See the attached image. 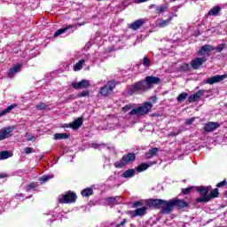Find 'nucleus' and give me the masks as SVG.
I'll return each mask as SVG.
<instances>
[{
	"mask_svg": "<svg viewBox=\"0 0 227 227\" xmlns=\"http://www.w3.org/2000/svg\"><path fill=\"white\" fill-rule=\"evenodd\" d=\"M22 69V64H16L9 69L7 75L10 79H13L19 72Z\"/></svg>",
	"mask_w": 227,
	"mask_h": 227,
	"instance_id": "nucleus-12",
	"label": "nucleus"
},
{
	"mask_svg": "<svg viewBox=\"0 0 227 227\" xmlns=\"http://www.w3.org/2000/svg\"><path fill=\"white\" fill-rule=\"evenodd\" d=\"M191 191H192V187H188L185 189L182 190L183 194H189V192H191Z\"/></svg>",
	"mask_w": 227,
	"mask_h": 227,
	"instance_id": "nucleus-50",
	"label": "nucleus"
},
{
	"mask_svg": "<svg viewBox=\"0 0 227 227\" xmlns=\"http://www.w3.org/2000/svg\"><path fill=\"white\" fill-rule=\"evenodd\" d=\"M145 91H146V85L143 82V81L137 82V83L129 86L128 89L129 95H136Z\"/></svg>",
	"mask_w": 227,
	"mask_h": 227,
	"instance_id": "nucleus-2",
	"label": "nucleus"
},
{
	"mask_svg": "<svg viewBox=\"0 0 227 227\" xmlns=\"http://www.w3.org/2000/svg\"><path fill=\"white\" fill-rule=\"evenodd\" d=\"M176 12H178V6H174L170 9V15L173 17H177Z\"/></svg>",
	"mask_w": 227,
	"mask_h": 227,
	"instance_id": "nucleus-40",
	"label": "nucleus"
},
{
	"mask_svg": "<svg viewBox=\"0 0 227 227\" xmlns=\"http://www.w3.org/2000/svg\"><path fill=\"white\" fill-rule=\"evenodd\" d=\"M73 27H75V26L74 25H68L65 27L59 28V30H57L53 36L54 38H58V36H59V35H64V33H67L68 31V29H72Z\"/></svg>",
	"mask_w": 227,
	"mask_h": 227,
	"instance_id": "nucleus-24",
	"label": "nucleus"
},
{
	"mask_svg": "<svg viewBox=\"0 0 227 227\" xmlns=\"http://www.w3.org/2000/svg\"><path fill=\"white\" fill-rule=\"evenodd\" d=\"M219 196V189L215 188L207 197H199L196 199V203H208L210 200L217 198Z\"/></svg>",
	"mask_w": 227,
	"mask_h": 227,
	"instance_id": "nucleus-7",
	"label": "nucleus"
},
{
	"mask_svg": "<svg viewBox=\"0 0 227 227\" xmlns=\"http://www.w3.org/2000/svg\"><path fill=\"white\" fill-rule=\"evenodd\" d=\"M91 194H93V189H91V188H86L82 191V196H83L85 198L91 196Z\"/></svg>",
	"mask_w": 227,
	"mask_h": 227,
	"instance_id": "nucleus-35",
	"label": "nucleus"
},
{
	"mask_svg": "<svg viewBox=\"0 0 227 227\" xmlns=\"http://www.w3.org/2000/svg\"><path fill=\"white\" fill-rule=\"evenodd\" d=\"M174 202V207H176L179 210L181 208H185L187 207V202L180 200V199H172Z\"/></svg>",
	"mask_w": 227,
	"mask_h": 227,
	"instance_id": "nucleus-26",
	"label": "nucleus"
},
{
	"mask_svg": "<svg viewBox=\"0 0 227 227\" xmlns=\"http://www.w3.org/2000/svg\"><path fill=\"white\" fill-rule=\"evenodd\" d=\"M83 121H84V118L83 117H79L76 120H74L73 122H71L69 124V127L71 129H74V130H77V129H81V127L82 126Z\"/></svg>",
	"mask_w": 227,
	"mask_h": 227,
	"instance_id": "nucleus-21",
	"label": "nucleus"
},
{
	"mask_svg": "<svg viewBox=\"0 0 227 227\" xmlns=\"http://www.w3.org/2000/svg\"><path fill=\"white\" fill-rule=\"evenodd\" d=\"M36 109H38V111H43L45 109H49V106H47L45 103L43 102H40L35 106Z\"/></svg>",
	"mask_w": 227,
	"mask_h": 227,
	"instance_id": "nucleus-37",
	"label": "nucleus"
},
{
	"mask_svg": "<svg viewBox=\"0 0 227 227\" xmlns=\"http://www.w3.org/2000/svg\"><path fill=\"white\" fill-rule=\"evenodd\" d=\"M53 137L56 141H61V139H68L70 136L67 133H56Z\"/></svg>",
	"mask_w": 227,
	"mask_h": 227,
	"instance_id": "nucleus-32",
	"label": "nucleus"
},
{
	"mask_svg": "<svg viewBox=\"0 0 227 227\" xmlns=\"http://www.w3.org/2000/svg\"><path fill=\"white\" fill-rule=\"evenodd\" d=\"M200 192V198H207L208 192H210V187L208 186H200L197 189Z\"/></svg>",
	"mask_w": 227,
	"mask_h": 227,
	"instance_id": "nucleus-27",
	"label": "nucleus"
},
{
	"mask_svg": "<svg viewBox=\"0 0 227 227\" xmlns=\"http://www.w3.org/2000/svg\"><path fill=\"white\" fill-rule=\"evenodd\" d=\"M164 200L160 199H150L146 200L147 207H153V208H162Z\"/></svg>",
	"mask_w": 227,
	"mask_h": 227,
	"instance_id": "nucleus-11",
	"label": "nucleus"
},
{
	"mask_svg": "<svg viewBox=\"0 0 227 227\" xmlns=\"http://www.w3.org/2000/svg\"><path fill=\"white\" fill-rule=\"evenodd\" d=\"M143 65L144 67H145V68H148V67H150V59H148V57L144 58Z\"/></svg>",
	"mask_w": 227,
	"mask_h": 227,
	"instance_id": "nucleus-44",
	"label": "nucleus"
},
{
	"mask_svg": "<svg viewBox=\"0 0 227 227\" xmlns=\"http://www.w3.org/2000/svg\"><path fill=\"white\" fill-rule=\"evenodd\" d=\"M16 200H20V201H24V194H16L15 196Z\"/></svg>",
	"mask_w": 227,
	"mask_h": 227,
	"instance_id": "nucleus-51",
	"label": "nucleus"
},
{
	"mask_svg": "<svg viewBox=\"0 0 227 227\" xmlns=\"http://www.w3.org/2000/svg\"><path fill=\"white\" fill-rule=\"evenodd\" d=\"M215 129H219V123L209 121L204 126L205 132H214Z\"/></svg>",
	"mask_w": 227,
	"mask_h": 227,
	"instance_id": "nucleus-22",
	"label": "nucleus"
},
{
	"mask_svg": "<svg viewBox=\"0 0 227 227\" xmlns=\"http://www.w3.org/2000/svg\"><path fill=\"white\" fill-rule=\"evenodd\" d=\"M142 82L145 85L146 90H152L155 84H159L160 82V78L157 76H146L145 80H142Z\"/></svg>",
	"mask_w": 227,
	"mask_h": 227,
	"instance_id": "nucleus-6",
	"label": "nucleus"
},
{
	"mask_svg": "<svg viewBox=\"0 0 227 227\" xmlns=\"http://www.w3.org/2000/svg\"><path fill=\"white\" fill-rule=\"evenodd\" d=\"M206 62L207 59L205 57L196 58L193 60H192L191 67L192 68H193V70H198V68H200V67H201V65H203V63Z\"/></svg>",
	"mask_w": 227,
	"mask_h": 227,
	"instance_id": "nucleus-13",
	"label": "nucleus"
},
{
	"mask_svg": "<svg viewBox=\"0 0 227 227\" xmlns=\"http://www.w3.org/2000/svg\"><path fill=\"white\" fill-rule=\"evenodd\" d=\"M47 215H48V217H54V220L58 216V215H54V212H50Z\"/></svg>",
	"mask_w": 227,
	"mask_h": 227,
	"instance_id": "nucleus-55",
	"label": "nucleus"
},
{
	"mask_svg": "<svg viewBox=\"0 0 227 227\" xmlns=\"http://www.w3.org/2000/svg\"><path fill=\"white\" fill-rule=\"evenodd\" d=\"M149 8H154L155 10V14L156 15H160V13H164L165 12H168V4H160V5H155V4H151Z\"/></svg>",
	"mask_w": 227,
	"mask_h": 227,
	"instance_id": "nucleus-17",
	"label": "nucleus"
},
{
	"mask_svg": "<svg viewBox=\"0 0 227 227\" xmlns=\"http://www.w3.org/2000/svg\"><path fill=\"white\" fill-rule=\"evenodd\" d=\"M215 50L216 51V52H223V51L224 50V44L221 43L216 48H215Z\"/></svg>",
	"mask_w": 227,
	"mask_h": 227,
	"instance_id": "nucleus-47",
	"label": "nucleus"
},
{
	"mask_svg": "<svg viewBox=\"0 0 227 227\" xmlns=\"http://www.w3.org/2000/svg\"><path fill=\"white\" fill-rule=\"evenodd\" d=\"M15 130V127L9 126L6 128H3L0 129V141H4V139H8L11 137L12 132Z\"/></svg>",
	"mask_w": 227,
	"mask_h": 227,
	"instance_id": "nucleus-8",
	"label": "nucleus"
},
{
	"mask_svg": "<svg viewBox=\"0 0 227 227\" xmlns=\"http://www.w3.org/2000/svg\"><path fill=\"white\" fill-rule=\"evenodd\" d=\"M158 152H159V148L157 147L152 148L145 153L146 159H152V157H155Z\"/></svg>",
	"mask_w": 227,
	"mask_h": 227,
	"instance_id": "nucleus-33",
	"label": "nucleus"
},
{
	"mask_svg": "<svg viewBox=\"0 0 227 227\" xmlns=\"http://www.w3.org/2000/svg\"><path fill=\"white\" fill-rule=\"evenodd\" d=\"M148 210V207L146 206H144L142 207H138L134 211H130L129 214L131 217H141L146 214V211Z\"/></svg>",
	"mask_w": 227,
	"mask_h": 227,
	"instance_id": "nucleus-16",
	"label": "nucleus"
},
{
	"mask_svg": "<svg viewBox=\"0 0 227 227\" xmlns=\"http://www.w3.org/2000/svg\"><path fill=\"white\" fill-rule=\"evenodd\" d=\"M147 20L146 19H139L129 25V29H133V31H137L141 26H144V24H146Z\"/></svg>",
	"mask_w": 227,
	"mask_h": 227,
	"instance_id": "nucleus-14",
	"label": "nucleus"
},
{
	"mask_svg": "<svg viewBox=\"0 0 227 227\" xmlns=\"http://www.w3.org/2000/svg\"><path fill=\"white\" fill-rule=\"evenodd\" d=\"M84 63H86V60L84 59H82L79 62L74 65L73 70L74 72H79L80 70H82V67L84 66Z\"/></svg>",
	"mask_w": 227,
	"mask_h": 227,
	"instance_id": "nucleus-30",
	"label": "nucleus"
},
{
	"mask_svg": "<svg viewBox=\"0 0 227 227\" xmlns=\"http://www.w3.org/2000/svg\"><path fill=\"white\" fill-rule=\"evenodd\" d=\"M153 107V105H152L150 102H145L142 106L132 109L129 112V114L131 115L137 114V116H145V114H148V113L152 111Z\"/></svg>",
	"mask_w": 227,
	"mask_h": 227,
	"instance_id": "nucleus-1",
	"label": "nucleus"
},
{
	"mask_svg": "<svg viewBox=\"0 0 227 227\" xmlns=\"http://www.w3.org/2000/svg\"><path fill=\"white\" fill-rule=\"evenodd\" d=\"M100 146L106 147V145H99V144H92L91 145V148H94L95 150H98V148H100Z\"/></svg>",
	"mask_w": 227,
	"mask_h": 227,
	"instance_id": "nucleus-49",
	"label": "nucleus"
},
{
	"mask_svg": "<svg viewBox=\"0 0 227 227\" xmlns=\"http://www.w3.org/2000/svg\"><path fill=\"white\" fill-rule=\"evenodd\" d=\"M145 203H143V200H137L133 203L134 208H137V207H143Z\"/></svg>",
	"mask_w": 227,
	"mask_h": 227,
	"instance_id": "nucleus-43",
	"label": "nucleus"
},
{
	"mask_svg": "<svg viewBox=\"0 0 227 227\" xmlns=\"http://www.w3.org/2000/svg\"><path fill=\"white\" fill-rule=\"evenodd\" d=\"M33 152H35V149H33L32 147H26L24 149V153L27 154V155H29V153H33Z\"/></svg>",
	"mask_w": 227,
	"mask_h": 227,
	"instance_id": "nucleus-46",
	"label": "nucleus"
},
{
	"mask_svg": "<svg viewBox=\"0 0 227 227\" xmlns=\"http://www.w3.org/2000/svg\"><path fill=\"white\" fill-rule=\"evenodd\" d=\"M172 1H176V0H172Z\"/></svg>",
	"mask_w": 227,
	"mask_h": 227,
	"instance_id": "nucleus-61",
	"label": "nucleus"
},
{
	"mask_svg": "<svg viewBox=\"0 0 227 227\" xmlns=\"http://www.w3.org/2000/svg\"><path fill=\"white\" fill-rule=\"evenodd\" d=\"M219 13H221V6L216 5L207 12V17H219Z\"/></svg>",
	"mask_w": 227,
	"mask_h": 227,
	"instance_id": "nucleus-23",
	"label": "nucleus"
},
{
	"mask_svg": "<svg viewBox=\"0 0 227 227\" xmlns=\"http://www.w3.org/2000/svg\"><path fill=\"white\" fill-rule=\"evenodd\" d=\"M134 160H136V154L129 153L124 155L121 160L116 161L114 163V166L116 168H124V166L130 164V162H134Z\"/></svg>",
	"mask_w": 227,
	"mask_h": 227,
	"instance_id": "nucleus-3",
	"label": "nucleus"
},
{
	"mask_svg": "<svg viewBox=\"0 0 227 227\" xmlns=\"http://www.w3.org/2000/svg\"><path fill=\"white\" fill-rule=\"evenodd\" d=\"M64 127L68 129L69 126H68V124H65Z\"/></svg>",
	"mask_w": 227,
	"mask_h": 227,
	"instance_id": "nucleus-58",
	"label": "nucleus"
},
{
	"mask_svg": "<svg viewBox=\"0 0 227 227\" xmlns=\"http://www.w3.org/2000/svg\"><path fill=\"white\" fill-rule=\"evenodd\" d=\"M188 96H189V94H187L186 92L181 93V94L177 97V102H184V100H185Z\"/></svg>",
	"mask_w": 227,
	"mask_h": 227,
	"instance_id": "nucleus-39",
	"label": "nucleus"
},
{
	"mask_svg": "<svg viewBox=\"0 0 227 227\" xmlns=\"http://www.w3.org/2000/svg\"><path fill=\"white\" fill-rule=\"evenodd\" d=\"M148 0H137V3H146Z\"/></svg>",
	"mask_w": 227,
	"mask_h": 227,
	"instance_id": "nucleus-57",
	"label": "nucleus"
},
{
	"mask_svg": "<svg viewBox=\"0 0 227 227\" xmlns=\"http://www.w3.org/2000/svg\"><path fill=\"white\" fill-rule=\"evenodd\" d=\"M15 107H17V104L11 105L7 106L5 109L0 111V118H2V116H6V114L12 111V109H15Z\"/></svg>",
	"mask_w": 227,
	"mask_h": 227,
	"instance_id": "nucleus-29",
	"label": "nucleus"
},
{
	"mask_svg": "<svg viewBox=\"0 0 227 227\" xmlns=\"http://www.w3.org/2000/svg\"><path fill=\"white\" fill-rule=\"evenodd\" d=\"M54 178V175H44L39 177V182L41 185H43V184H47L49 180Z\"/></svg>",
	"mask_w": 227,
	"mask_h": 227,
	"instance_id": "nucleus-31",
	"label": "nucleus"
},
{
	"mask_svg": "<svg viewBox=\"0 0 227 227\" xmlns=\"http://www.w3.org/2000/svg\"><path fill=\"white\" fill-rule=\"evenodd\" d=\"M11 155L8 151L0 152V160H4L6 159H10Z\"/></svg>",
	"mask_w": 227,
	"mask_h": 227,
	"instance_id": "nucleus-36",
	"label": "nucleus"
},
{
	"mask_svg": "<svg viewBox=\"0 0 227 227\" xmlns=\"http://www.w3.org/2000/svg\"><path fill=\"white\" fill-rule=\"evenodd\" d=\"M90 95L89 90H82V92L78 93L79 98H82V97H88Z\"/></svg>",
	"mask_w": 227,
	"mask_h": 227,
	"instance_id": "nucleus-42",
	"label": "nucleus"
},
{
	"mask_svg": "<svg viewBox=\"0 0 227 227\" xmlns=\"http://www.w3.org/2000/svg\"><path fill=\"white\" fill-rule=\"evenodd\" d=\"M224 79H227V74H217L207 78L204 81V84H216L217 82H221V81H224Z\"/></svg>",
	"mask_w": 227,
	"mask_h": 227,
	"instance_id": "nucleus-9",
	"label": "nucleus"
},
{
	"mask_svg": "<svg viewBox=\"0 0 227 227\" xmlns=\"http://www.w3.org/2000/svg\"><path fill=\"white\" fill-rule=\"evenodd\" d=\"M174 208H175V204L173 202V199L168 201L163 200V204L161 206V210L163 214H171Z\"/></svg>",
	"mask_w": 227,
	"mask_h": 227,
	"instance_id": "nucleus-10",
	"label": "nucleus"
},
{
	"mask_svg": "<svg viewBox=\"0 0 227 227\" xmlns=\"http://www.w3.org/2000/svg\"><path fill=\"white\" fill-rule=\"evenodd\" d=\"M212 51H215V48H214L210 44L203 45L200 50L199 51L198 54L199 56H208Z\"/></svg>",
	"mask_w": 227,
	"mask_h": 227,
	"instance_id": "nucleus-15",
	"label": "nucleus"
},
{
	"mask_svg": "<svg viewBox=\"0 0 227 227\" xmlns=\"http://www.w3.org/2000/svg\"><path fill=\"white\" fill-rule=\"evenodd\" d=\"M173 134V136H177L178 134H175V133H172Z\"/></svg>",
	"mask_w": 227,
	"mask_h": 227,
	"instance_id": "nucleus-60",
	"label": "nucleus"
},
{
	"mask_svg": "<svg viewBox=\"0 0 227 227\" xmlns=\"http://www.w3.org/2000/svg\"><path fill=\"white\" fill-rule=\"evenodd\" d=\"M6 176H8V175L5 173L0 174V178H6Z\"/></svg>",
	"mask_w": 227,
	"mask_h": 227,
	"instance_id": "nucleus-56",
	"label": "nucleus"
},
{
	"mask_svg": "<svg viewBox=\"0 0 227 227\" xmlns=\"http://www.w3.org/2000/svg\"><path fill=\"white\" fill-rule=\"evenodd\" d=\"M134 173H136L134 169H128L122 174V176L123 178H132V176H134Z\"/></svg>",
	"mask_w": 227,
	"mask_h": 227,
	"instance_id": "nucleus-34",
	"label": "nucleus"
},
{
	"mask_svg": "<svg viewBox=\"0 0 227 227\" xmlns=\"http://www.w3.org/2000/svg\"><path fill=\"white\" fill-rule=\"evenodd\" d=\"M153 164H157V161H153L150 164L141 163L138 167H137V173H143V171H146L150 166H153Z\"/></svg>",
	"mask_w": 227,
	"mask_h": 227,
	"instance_id": "nucleus-25",
	"label": "nucleus"
},
{
	"mask_svg": "<svg viewBox=\"0 0 227 227\" xmlns=\"http://www.w3.org/2000/svg\"><path fill=\"white\" fill-rule=\"evenodd\" d=\"M181 70H184V72H187L189 70V64H184L181 66Z\"/></svg>",
	"mask_w": 227,
	"mask_h": 227,
	"instance_id": "nucleus-52",
	"label": "nucleus"
},
{
	"mask_svg": "<svg viewBox=\"0 0 227 227\" xmlns=\"http://www.w3.org/2000/svg\"><path fill=\"white\" fill-rule=\"evenodd\" d=\"M114 88H116V82L114 81H109L100 89L99 93L103 97H108V95L113 93V90H114Z\"/></svg>",
	"mask_w": 227,
	"mask_h": 227,
	"instance_id": "nucleus-5",
	"label": "nucleus"
},
{
	"mask_svg": "<svg viewBox=\"0 0 227 227\" xmlns=\"http://www.w3.org/2000/svg\"><path fill=\"white\" fill-rule=\"evenodd\" d=\"M203 95H205V90H198L196 93L190 95L188 97V102L190 103L198 102V100H200V98H201Z\"/></svg>",
	"mask_w": 227,
	"mask_h": 227,
	"instance_id": "nucleus-18",
	"label": "nucleus"
},
{
	"mask_svg": "<svg viewBox=\"0 0 227 227\" xmlns=\"http://www.w3.org/2000/svg\"><path fill=\"white\" fill-rule=\"evenodd\" d=\"M72 86L73 88H74V90H82L84 88H90V81L82 80L79 82H73Z\"/></svg>",
	"mask_w": 227,
	"mask_h": 227,
	"instance_id": "nucleus-19",
	"label": "nucleus"
},
{
	"mask_svg": "<svg viewBox=\"0 0 227 227\" xmlns=\"http://www.w3.org/2000/svg\"><path fill=\"white\" fill-rule=\"evenodd\" d=\"M195 120H196V117H192L190 119H186L185 124L186 125H192V123H194Z\"/></svg>",
	"mask_w": 227,
	"mask_h": 227,
	"instance_id": "nucleus-45",
	"label": "nucleus"
},
{
	"mask_svg": "<svg viewBox=\"0 0 227 227\" xmlns=\"http://www.w3.org/2000/svg\"><path fill=\"white\" fill-rule=\"evenodd\" d=\"M59 203H65V204H70V203H75L77 200V194L74 192H68L66 194H62L59 196L58 198Z\"/></svg>",
	"mask_w": 227,
	"mask_h": 227,
	"instance_id": "nucleus-4",
	"label": "nucleus"
},
{
	"mask_svg": "<svg viewBox=\"0 0 227 227\" xmlns=\"http://www.w3.org/2000/svg\"><path fill=\"white\" fill-rule=\"evenodd\" d=\"M125 223H127V220L123 219V221L120 224H117L116 227H125Z\"/></svg>",
	"mask_w": 227,
	"mask_h": 227,
	"instance_id": "nucleus-54",
	"label": "nucleus"
},
{
	"mask_svg": "<svg viewBox=\"0 0 227 227\" xmlns=\"http://www.w3.org/2000/svg\"><path fill=\"white\" fill-rule=\"evenodd\" d=\"M35 190H36V184H35V183L29 184L28 185H27L25 189L27 192H33Z\"/></svg>",
	"mask_w": 227,
	"mask_h": 227,
	"instance_id": "nucleus-38",
	"label": "nucleus"
},
{
	"mask_svg": "<svg viewBox=\"0 0 227 227\" xmlns=\"http://www.w3.org/2000/svg\"><path fill=\"white\" fill-rule=\"evenodd\" d=\"M171 20H173V16H169L167 20H157L156 27H168V25L171 24Z\"/></svg>",
	"mask_w": 227,
	"mask_h": 227,
	"instance_id": "nucleus-20",
	"label": "nucleus"
},
{
	"mask_svg": "<svg viewBox=\"0 0 227 227\" xmlns=\"http://www.w3.org/2000/svg\"><path fill=\"white\" fill-rule=\"evenodd\" d=\"M224 185H226V180H223L216 184V186L219 188L224 187Z\"/></svg>",
	"mask_w": 227,
	"mask_h": 227,
	"instance_id": "nucleus-53",
	"label": "nucleus"
},
{
	"mask_svg": "<svg viewBox=\"0 0 227 227\" xmlns=\"http://www.w3.org/2000/svg\"><path fill=\"white\" fill-rule=\"evenodd\" d=\"M78 26H84V23H79Z\"/></svg>",
	"mask_w": 227,
	"mask_h": 227,
	"instance_id": "nucleus-59",
	"label": "nucleus"
},
{
	"mask_svg": "<svg viewBox=\"0 0 227 227\" xmlns=\"http://www.w3.org/2000/svg\"><path fill=\"white\" fill-rule=\"evenodd\" d=\"M120 197H108L106 199V205H120Z\"/></svg>",
	"mask_w": 227,
	"mask_h": 227,
	"instance_id": "nucleus-28",
	"label": "nucleus"
},
{
	"mask_svg": "<svg viewBox=\"0 0 227 227\" xmlns=\"http://www.w3.org/2000/svg\"><path fill=\"white\" fill-rule=\"evenodd\" d=\"M25 137H26L27 141H36V137H35V136H33L30 133H27L25 135Z\"/></svg>",
	"mask_w": 227,
	"mask_h": 227,
	"instance_id": "nucleus-41",
	"label": "nucleus"
},
{
	"mask_svg": "<svg viewBox=\"0 0 227 227\" xmlns=\"http://www.w3.org/2000/svg\"><path fill=\"white\" fill-rule=\"evenodd\" d=\"M130 109H132V105H126L124 107H122V111L124 113H129V111H130Z\"/></svg>",
	"mask_w": 227,
	"mask_h": 227,
	"instance_id": "nucleus-48",
	"label": "nucleus"
}]
</instances>
